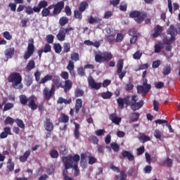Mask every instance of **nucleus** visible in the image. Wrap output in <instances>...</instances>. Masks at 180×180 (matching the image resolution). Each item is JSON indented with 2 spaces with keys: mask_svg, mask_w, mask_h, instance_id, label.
I'll use <instances>...</instances> for the list:
<instances>
[{
  "mask_svg": "<svg viewBox=\"0 0 180 180\" xmlns=\"http://www.w3.org/2000/svg\"><path fill=\"white\" fill-rule=\"evenodd\" d=\"M7 79L8 82L12 84V86L15 89H23V84H22V78L20 73L13 72L8 75Z\"/></svg>",
  "mask_w": 180,
  "mask_h": 180,
  "instance_id": "f257e3e1",
  "label": "nucleus"
},
{
  "mask_svg": "<svg viewBox=\"0 0 180 180\" xmlns=\"http://www.w3.org/2000/svg\"><path fill=\"white\" fill-rule=\"evenodd\" d=\"M112 58H113V55L111 52L98 51L95 53V61L96 63H99V64L109 63Z\"/></svg>",
  "mask_w": 180,
  "mask_h": 180,
  "instance_id": "f03ea898",
  "label": "nucleus"
},
{
  "mask_svg": "<svg viewBox=\"0 0 180 180\" xmlns=\"http://www.w3.org/2000/svg\"><path fill=\"white\" fill-rule=\"evenodd\" d=\"M20 103L23 106H29L32 110H36L37 109V104H36V101H34V96H31L27 98V96L25 94H21L19 96Z\"/></svg>",
  "mask_w": 180,
  "mask_h": 180,
  "instance_id": "7ed1b4c3",
  "label": "nucleus"
},
{
  "mask_svg": "<svg viewBox=\"0 0 180 180\" xmlns=\"http://www.w3.org/2000/svg\"><path fill=\"white\" fill-rule=\"evenodd\" d=\"M129 17L134 19L136 23L140 24L142 22H144V19L147 18V13L144 11L140 12L138 11H134L129 13Z\"/></svg>",
  "mask_w": 180,
  "mask_h": 180,
  "instance_id": "20e7f679",
  "label": "nucleus"
},
{
  "mask_svg": "<svg viewBox=\"0 0 180 180\" xmlns=\"http://www.w3.org/2000/svg\"><path fill=\"white\" fill-rule=\"evenodd\" d=\"M34 50H36V48L34 47V39L31 38L28 41L27 51L24 54V59L29 60V58L34 54Z\"/></svg>",
  "mask_w": 180,
  "mask_h": 180,
  "instance_id": "39448f33",
  "label": "nucleus"
},
{
  "mask_svg": "<svg viewBox=\"0 0 180 180\" xmlns=\"http://www.w3.org/2000/svg\"><path fill=\"white\" fill-rule=\"evenodd\" d=\"M130 96H126L124 98H118L117 99V103L118 105L119 109H124V104L126 108H128V106L131 107V104L133 103V100H131Z\"/></svg>",
  "mask_w": 180,
  "mask_h": 180,
  "instance_id": "423d86ee",
  "label": "nucleus"
},
{
  "mask_svg": "<svg viewBox=\"0 0 180 180\" xmlns=\"http://www.w3.org/2000/svg\"><path fill=\"white\" fill-rule=\"evenodd\" d=\"M131 99H132V103L131 104V109L136 112V110H139V109H141L144 105V101L141 100L139 102V96L136 94L131 96Z\"/></svg>",
  "mask_w": 180,
  "mask_h": 180,
  "instance_id": "0eeeda50",
  "label": "nucleus"
},
{
  "mask_svg": "<svg viewBox=\"0 0 180 180\" xmlns=\"http://www.w3.org/2000/svg\"><path fill=\"white\" fill-rule=\"evenodd\" d=\"M124 65V62L123 59H120L117 63V74L121 79V81L126 77V70L123 71V65Z\"/></svg>",
  "mask_w": 180,
  "mask_h": 180,
  "instance_id": "6e6552de",
  "label": "nucleus"
},
{
  "mask_svg": "<svg viewBox=\"0 0 180 180\" xmlns=\"http://www.w3.org/2000/svg\"><path fill=\"white\" fill-rule=\"evenodd\" d=\"M53 8V15H60L64 9V1H58L56 4L50 5Z\"/></svg>",
  "mask_w": 180,
  "mask_h": 180,
  "instance_id": "1a4fd4ad",
  "label": "nucleus"
},
{
  "mask_svg": "<svg viewBox=\"0 0 180 180\" xmlns=\"http://www.w3.org/2000/svg\"><path fill=\"white\" fill-rule=\"evenodd\" d=\"M151 89V86H144V85H138L137 86V92L138 94H141L142 96H146Z\"/></svg>",
  "mask_w": 180,
  "mask_h": 180,
  "instance_id": "9d476101",
  "label": "nucleus"
},
{
  "mask_svg": "<svg viewBox=\"0 0 180 180\" xmlns=\"http://www.w3.org/2000/svg\"><path fill=\"white\" fill-rule=\"evenodd\" d=\"M89 85L92 88V89H101L102 88V83L95 82V79L92 77L88 78Z\"/></svg>",
  "mask_w": 180,
  "mask_h": 180,
  "instance_id": "9b49d317",
  "label": "nucleus"
},
{
  "mask_svg": "<svg viewBox=\"0 0 180 180\" xmlns=\"http://www.w3.org/2000/svg\"><path fill=\"white\" fill-rule=\"evenodd\" d=\"M44 126L46 131H53L54 130V124L50 118H46L44 122Z\"/></svg>",
  "mask_w": 180,
  "mask_h": 180,
  "instance_id": "f8f14e48",
  "label": "nucleus"
},
{
  "mask_svg": "<svg viewBox=\"0 0 180 180\" xmlns=\"http://www.w3.org/2000/svg\"><path fill=\"white\" fill-rule=\"evenodd\" d=\"M167 34H169L172 37H174L176 39V35L178 34V29L174 26V25H171L167 31Z\"/></svg>",
  "mask_w": 180,
  "mask_h": 180,
  "instance_id": "ddd939ff",
  "label": "nucleus"
},
{
  "mask_svg": "<svg viewBox=\"0 0 180 180\" xmlns=\"http://www.w3.org/2000/svg\"><path fill=\"white\" fill-rule=\"evenodd\" d=\"M49 6V2L46 0L40 1L37 6H36V9L37 10L38 13L41 11Z\"/></svg>",
  "mask_w": 180,
  "mask_h": 180,
  "instance_id": "4468645a",
  "label": "nucleus"
},
{
  "mask_svg": "<svg viewBox=\"0 0 180 180\" xmlns=\"http://www.w3.org/2000/svg\"><path fill=\"white\" fill-rule=\"evenodd\" d=\"M153 34H152V37H158V36H161L162 33V27L160 25H156L153 29Z\"/></svg>",
  "mask_w": 180,
  "mask_h": 180,
  "instance_id": "2eb2a0df",
  "label": "nucleus"
},
{
  "mask_svg": "<svg viewBox=\"0 0 180 180\" xmlns=\"http://www.w3.org/2000/svg\"><path fill=\"white\" fill-rule=\"evenodd\" d=\"M8 136H12L11 127H6L4 128V131L0 134V139H6Z\"/></svg>",
  "mask_w": 180,
  "mask_h": 180,
  "instance_id": "dca6fc26",
  "label": "nucleus"
},
{
  "mask_svg": "<svg viewBox=\"0 0 180 180\" xmlns=\"http://www.w3.org/2000/svg\"><path fill=\"white\" fill-rule=\"evenodd\" d=\"M51 9H53V6H48V8H43L41 12V15L42 16V18H47V16H51V12L50 11H51Z\"/></svg>",
  "mask_w": 180,
  "mask_h": 180,
  "instance_id": "f3484780",
  "label": "nucleus"
},
{
  "mask_svg": "<svg viewBox=\"0 0 180 180\" xmlns=\"http://www.w3.org/2000/svg\"><path fill=\"white\" fill-rule=\"evenodd\" d=\"M43 94L46 101H50L51 99V96H53V93L50 91L48 87H45L43 90Z\"/></svg>",
  "mask_w": 180,
  "mask_h": 180,
  "instance_id": "a211bd4d",
  "label": "nucleus"
},
{
  "mask_svg": "<svg viewBox=\"0 0 180 180\" xmlns=\"http://www.w3.org/2000/svg\"><path fill=\"white\" fill-rule=\"evenodd\" d=\"M109 119L112 122V123H115V124H120V122H122V118L118 117L115 113L110 114Z\"/></svg>",
  "mask_w": 180,
  "mask_h": 180,
  "instance_id": "6ab92c4d",
  "label": "nucleus"
},
{
  "mask_svg": "<svg viewBox=\"0 0 180 180\" xmlns=\"http://www.w3.org/2000/svg\"><path fill=\"white\" fill-rule=\"evenodd\" d=\"M122 155L123 158H127L129 161H134V155L127 150H122Z\"/></svg>",
  "mask_w": 180,
  "mask_h": 180,
  "instance_id": "aec40b11",
  "label": "nucleus"
},
{
  "mask_svg": "<svg viewBox=\"0 0 180 180\" xmlns=\"http://www.w3.org/2000/svg\"><path fill=\"white\" fill-rule=\"evenodd\" d=\"M25 13H27V15H33V13H39V12L37 11V8H36V6H34L33 8H32L31 6H25Z\"/></svg>",
  "mask_w": 180,
  "mask_h": 180,
  "instance_id": "412c9836",
  "label": "nucleus"
},
{
  "mask_svg": "<svg viewBox=\"0 0 180 180\" xmlns=\"http://www.w3.org/2000/svg\"><path fill=\"white\" fill-rule=\"evenodd\" d=\"M82 108V99L81 98L76 99V103L75 105V113L77 114L79 113V110H81Z\"/></svg>",
  "mask_w": 180,
  "mask_h": 180,
  "instance_id": "4be33fe9",
  "label": "nucleus"
},
{
  "mask_svg": "<svg viewBox=\"0 0 180 180\" xmlns=\"http://www.w3.org/2000/svg\"><path fill=\"white\" fill-rule=\"evenodd\" d=\"M70 168H74V161H72V159L65 158V169H70Z\"/></svg>",
  "mask_w": 180,
  "mask_h": 180,
  "instance_id": "5701e85b",
  "label": "nucleus"
},
{
  "mask_svg": "<svg viewBox=\"0 0 180 180\" xmlns=\"http://www.w3.org/2000/svg\"><path fill=\"white\" fill-rule=\"evenodd\" d=\"M62 88H63L64 92H68L72 88V82L70 79L65 80V85Z\"/></svg>",
  "mask_w": 180,
  "mask_h": 180,
  "instance_id": "b1692460",
  "label": "nucleus"
},
{
  "mask_svg": "<svg viewBox=\"0 0 180 180\" xmlns=\"http://www.w3.org/2000/svg\"><path fill=\"white\" fill-rule=\"evenodd\" d=\"M74 68H75V65H74V61L69 60L68 65L67 66V69L68 70L70 75H75L74 72Z\"/></svg>",
  "mask_w": 180,
  "mask_h": 180,
  "instance_id": "393cba45",
  "label": "nucleus"
},
{
  "mask_svg": "<svg viewBox=\"0 0 180 180\" xmlns=\"http://www.w3.org/2000/svg\"><path fill=\"white\" fill-rule=\"evenodd\" d=\"M30 157V150H26L24 154L20 156V162H26L27 161V158Z\"/></svg>",
  "mask_w": 180,
  "mask_h": 180,
  "instance_id": "a878e982",
  "label": "nucleus"
},
{
  "mask_svg": "<svg viewBox=\"0 0 180 180\" xmlns=\"http://www.w3.org/2000/svg\"><path fill=\"white\" fill-rule=\"evenodd\" d=\"M56 37L59 41H64L65 40V32H64V30H60Z\"/></svg>",
  "mask_w": 180,
  "mask_h": 180,
  "instance_id": "bb28decb",
  "label": "nucleus"
},
{
  "mask_svg": "<svg viewBox=\"0 0 180 180\" xmlns=\"http://www.w3.org/2000/svg\"><path fill=\"white\" fill-rule=\"evenodd\" d=\"M127 179V174H126V171L122 170L120 172V175L115 176V180H126Z\"/></svg>",
  "mask_w": 180,
  "mask_h": 180,
  "instance_id": "cd10ccee",
  "label": "nucleus"
},
{
  "mask_svg": "<svg viewBox=\"0 0 180 180\" xmlns=\"http://www.w3.org/2000/svg\"><path fill=\"white\" fill-rule=\"evenodd\" d=\"M89 7V4H88V3L86 1H82L80 3V5L79 6V11L80 12H85V11H86V9H88V8Z\"/></svg>",
  "mask_w": 180,
  "mask_h": 180,
  "instance_id": "c85d7f7f",
  "label": "nucleus"
},
{
  "mask_svg": "<svg viewBox=\"0 0 180 180\" xmlns=\"http://www.w3.org/2000/svg\"><path fill=\"white\" fill-rule=\"evenodd\" d=\"M175 40H176V38H175V37H171L170 38L165 37L163 39V43L166 45H171L172 44V43H174V41H175Z\"/></svg>",
  "mask_w": 180,
  "mask_h": 180,
  "instance_id": "c756f323",
  "label": "nucleus"
},
{
  "mask_svg": "<svg viewBox=\"0 0 180 180\" xmlns=\"http://www.w3.org/2000/svg\"><path fill=\"white\" fill-rule=\"evenodd\" d=\"M163 165H165V167H167V168H172V165H174V160H172V159L169 158H167L163 161Z\"/></svg>",
  "mask_w": 180,
  "mask_h": 180,
  "instance_id": "7c9ffc66",
  "label": "nucleus"
},
{
  "mask_svg": "<svg viewBox=\"0 0 180 180\" xmlns=\"http://www.w3.org/2000/svg\"><path fill=\"white\" fill-rule=\"evenodd\" d=\"M34 68H36V63L34 60H30L26 66V70L27 71H32Z\"/></svg>",
  "mask_w": 180,
  "mask_h": 180,
  "instance_id": "2f4dec72",
  "label": "nucleus"
},
{
  "mask_svg": "<svg viewBox=\"0 0 180 180\" xmlns=\"http://www.w3.org/2000/svg\"><path fill=\"white\" fill-rule=\"evenodd\" d=\"M88 22L90 25H94V23H101V22H102V19L90 16L88 18Z\"/></svg>",
  "mask_w": 180,
  "mask_h": 180,
  "instance_id": "473e14b6",
  "label": "nucleus"
},
{
  "mask_svg": "<svg viewBox=\"0 0 180 180\" xmlns=\"http://www.w3.org/2000/svg\"><path fill=\"white\" fill-rule=\"evenodd\" d=\"M59 122H60V123H68V122H70V117L64 113H62L59 117Z\"/></svg>",
  "mask_w": 180,
  "mask_h": 180,
  "instance_id": "72a5a7b5",
  "label": "nucleus"
},
{
  "mask_svg": "<svg viewBox=\"0 0 180 180\" xmlns=\"http://www.w3.org/2000/svg\"><path fill=\"white\" fill-rule=\"evenodd\" d=\"M5 54L7 58H12V56L15 54V48L6 49Z\"/></svg>",
  "mask_w": 180,
  "mask_h": 180,
  "instance_id": "f704fd0d",
  "label": "nucleus"
},
{
  "mask_svg": "<svg viewBox=\"0 0 180 180\" xmlns=\"http://www.w3.org/2000/svg\"><path fill=\"white\" fill-rule=\"evenodd\" d=\"M75 131H74V134L76 140L79 139V125L78 123L75 122Z\"/></svg>",
  "mask_w": 180,
  "mask_h": 180,
  "instance_id": "c9c22d12",
  "label": "nucleus"
},
{
  "mask_svg": "<svg viewBox=\"0 0 180 180\" xmlns=\"http://www.w3.org/2000/svg\"><path fill=\"white\" fill-rule=\"evenodd\" d=\"M70 61H73V63H77V61H79V53L77 52L71 53Z\"/></svg>",
  "mask_w": 180,
  "mask_h": 180,
  "instance_id": "e433bc0d",
  "label": "nucleus"
},
{
  "mask_svg": "<svg viewBox=\"0 0 180 180\" xmlns=\"http://www.w3.org/2000/svg\"><path fill=\"white\" fill-rule=\"evenodd\" d=\"M48 81H53V75H46L39 81V84H46Z\"/></svg>",
  "mask_w": 180,
  "mask_h": 180,
  "instance_id": "4c0bfd02",
  "label": "nucleus"
},
{
  "mask_svg": "<svg viewBox=\"0 0 180 180\" xmlns=\"http://www.w3.org/2000/svg\"><path fill=\"white\" fill-rule=\"evenodd\" d=\"M72 102V99L69 98L68 100H65V98L63 97H59L57 103H65V105H70Z\"/></svg>",
  "mask_w": 180,
  "mask_h": 180,
  "instance_id": "58836bf2",
  "label": "nucleus"
},
{
  "mask_svg": "<svg viewBox=\"0 0 180 180\" xmlns=\"http://www.w3.org/2000/svg\"><path fill=\"white\" fill-rule=\"evenodd\" d=\"M54 85H56V88H60L61 87L62 83L61 80L60 79V76H55L53 79Z\"/></svg>",
  "mask_w": 180,
  "mask_h": 180,
  "instance_id": "ea45409f",
  "label": "nucleus"
},
{
  "mask_svg": "<svg viewBox=\"0 0 180 180\" xmlns=\"http://www.w3.org/2000/svg\"><path fill=\"white\" fill-rule=\"evenodd\" d=\"M140 117V113L139 112H132L130 115L129 119L131 122H137Z\"/></svg>",
  "mask_w": 180,
  "mask_h": 180,
  "instance_id": "a19ab883",
  "label": "nucleus"
},
{
  "mask_svg": "<svg viewBox=\"0 0 180 180\" xmlns=\"http://www.w3.org/2000/svg\"><path fill=\"white\" fill-rule=\"evenodd\" d=\"M82 11L79 10H75L74 11V18L75 19H78V20H82Z\"/></svg>",
  "mask_w": 180,
  "mask_h": 180,
  "instance_id": "79ce46f5",
  "label": "nucleus"
},
{
  "mask_svg": "<svg viewBox=\"0 0 180 180\" xmlns=\"http://www.w3.org/2000/svg\"><path fill=\"white\" fill-rule=\"evenodd\" d=\"M75 98H80L81 96H84V90L79 88H76L75 90Z\"/></svg>",
  "mask_w": 180,
  "mask_h": 180,
  "instance_id": "37998d69",
  "label": "nucleus"
},
{
  "mask_svg": "<svg viewBox=\"0 0 180 180\" xmlns=\"http://www.w3.org/2000/svg\"><path fill=\"white\" fill-rule=\"evenodd\" d=\"M53 49H54L55 53H56V54H60V53H61V51L63 50V47L61 46V45L60 44H54Z\"/></svg>",
  "mask_w": 180,
  "mask_h": 180,
  "instance_id": "c03bdc74",
  "label": "nucleus"
},
{
  "mask_svg": "<svg viewBox=\"0 0 180 180\" xmlns=\"http://www.w3.org/2000/svg\"><path fill=\"white\" fill-rule=\"evenodd\" d=\"M110 147L115 151V153H119V150L120 149V146L116 143L112 142L110 143Z\"/></svg>",
  "mask_w": 180,
  "mask_h": 180,
  "instance_id": "a18cd8bd",
  "label": "nucleus"
},
{
  "mask_svg": "<svg viewBox=\"0 0 180 180\" xmlns=\"http://www.w3.org/2000/svg\"><path fill=\"white\" fill-rule=\"evenodd\" d=\"M69 22V20H68V18L67 17H61L60 19H59V23L60 25V26H65V25H67V23H68Z\"/></svg>",
  "mask_w": 180,
  "mask_h": 180,
  "instance_id": "49530a36",
  "label": "nucleus"
},
{
  "mask_svg": "<svg viewBox=\"0 0 180 180\" xmlns=\"http://www.w3.org/2000/svg\"><path fill=\"white\" fill-rule=\"evenodd\" d=\"M113 94L110 91H106L101 94V97L103 99H110L112 96Z\"/></svg>",
  "mask_w": 180,
  "mask_h": 180,
  "instance_id": "de8ad7c7",
  "label": "nucleus"
},
{
  "mask_svg": "<svg viewBox=\"0 0 180 180\" xmlns=\"http://www.w3.org/2000/svg\"><path fill=\"white\" fill-rule=\"evenodd\" d=\"M171 65L165 66L162 71L163 75H169L171 74Z\"/></svg>",
  "mask_w": 180,
  "mask_h": 180,
  "instance_id": "09e8293b",
  "label": "nucleus"
},
{
  "mask_svg": "<svg viewBox=\"0 0 180 180\" xmlns=\"http://www.w3.org/2000/svg\"><path fill=\"white\" fill-rule=\"evenodd\" d=\"M139 140H141L142 143H146V141H150L151 140V138H150V136H148L147 135H144L143 134H142L139 136Z\"/></svg>",
  "mask_w": 180,
  "mask_h": 180,
  "instance_id": "8fccbe9b",
  "label": "nucleus"
},
{
  "mask_svg": "<svg viewBox=\"0 0 180 180\" xmlns=\"http://www.w3.org/2000/svg\"><path fill=\"white\" fill-rule=\"evenodd\" d=\"M162 43L158 42L155 45V53H161V50H162Z\"/></svg>",
  "mask_w": 180,
  "mask_h": 180,
  "instance_id": "3c124183",
  "label": "nucleus"
},
{
  "mask_svg": "<svg viewBox=\"0 0 180 180\" xmlns=\"http://www.w3.org/2000/svg\"><path fill=\"white\" fill-rule=\"evenodd\" d=\"M153 136H155V139L160 140L161 137H162V132L160 129H155L153 132Z\"/></svg>",
  "mask_w": 180,
  "mask_h": 180,
  "instance_id": "603ef678",
  "label": "nucleus"
},
{
  "mask_svg": "<svg viewBox=\"0 0 180 180\" xmlns=\"http://www.w3.org/2000/svg\"><path fill=\"white\" fill-rule=\"evenodd\" d=\"M46 40L49 44H53L54 43V36L53 34H49L46 36Z\"/></svg>",
  "mask_w": 180,
  "mask_h": 180,
  "instance_id": "864d4df0",
  "label": "nucleus"
},
{
  "mask_svg": "<svg viewBox=\"0 0 180 180\" xmlns=\"http://www.w3.org/2000/svg\"><path fill=\"white\" fill-rule=\"evenodd\" d=\"M141 56H143V52L141 51H138L133 55V58L134 60H140Z\"/></svg>",
  "mask_w": 180,
  "mask_h": 180,
  "instance_id": "5fc2aeb1",
  "label": "nucleus"
},
{
  "mask_svg": "<svg viewBox=\"0 0 180 180\" xmlns=\"http://www.w3.org/2000/svg\"><path fill=\"white\" fill-rule=\"evenodd\" d=\"M71 50V44L70 43L63 44V51L64 53H68Z\"/></svg>",
  "mask_w": 180,
  "mask_h": 180,
  "instance_id": "6e6d98bb",
  "label": "nucleus"
},
{
  "mask_svg": "<svg viewBox=\"0 0 180 180\" xmlns=\"http://www.w3.org/2000/svg\"><path fill=\"white\" fill-rule=\"evenodd\" d=\"M5 124H13L15 120L11 117H7L4 120Z\"/></svg>",
  "mask_w": 180,
  "mask_h": 180,
  "instance_id": "4d7b16f0",
  "label": "nucleus"
},
{
  "mask_svg": "<svg viewBox=\"0 0 180 180\" xmlns=\"http://www.w3.org/2000/svg\"><path fill=\"white\" fill-rule=\"evenodd\" d=\"M79 155H75L72 158H70L73 162V165H78V162L79 161Z\"/></svg>",
  "mask_w": 180,
  "mask_h": 180,
  "instance_id": "13d9d810",
  "label": "nucleus"
},
{
  "mask_svg": "<svg viewBox=\"0 0 180 180\" xmlns=\"http://www.w3.org/2000/svg\"><path fill=\"white\" fill-rule=\"evenodd\" d=\"M115 36H116V34H113V33L108 34L106 36L108 43H112V41H115Z\"/></svg>",
  "mask_w": 180,
  "mask_h": 180,
  "instance_id": "bf43d9fd",
  "label": "nucleus"
},
{
  "mask_svg": "<svg viewBox=\"0 0 180 180\" xmlns=\"http://www.w3.org/2000/svg\"><path fill=\"white\" fill-rule=\"evenodd\" d=\"M89 141H91V143H93V144H98V143H99V139L95 136H91L89 137Z\"/></svg>",
  "mask_w": 180,
  "mask_h": 180,
  "instance_id": "052dcab7",
  "label": "nucleus"
},
{
  "mask_svg": "<svg viewBox=\"0 0 180 180\" xmlns=\"http://www.w3.org/2000/svg\"><path fill=\"white\" fill-rule=\"evenodd\" d=\"M15 123H17V125L20 129H25V123H23V121L22 120L16 119Z\"/></svg>",
  "mask_w": 180,
  "mask_h": 180,
  "instance_id": "680f3d73",
  "label": "nucleus"
},
{
  "mask_svg": "<svg viewBox=\"0 0 180 180\" xmlns=\"http://www.w3.org/2000/svg\"><path fill=\"white\" fill-rule=\"evenodd\" d=\"M13 103H6L4 107V111L6 112V110H9L11 109H12V108H13Z\"/></svg>",
  "mask_w": 180,
  "mask_h": 180,
  "instance_id": "e2e57ef3",
  "label": "nucleus"
},
{
  "mask_svg": "<svg viewBox=\"0 0 180 180\" xmlns=\"http://www.w3.org/2000/svg\"><path fill=\"white\" fill-rule=\"evenodd\" d=\"M145 151H146V149L144 148V146H142L141 147L139 148L136 150V154L137 155H143Z\"/></svg>",
  "mask_w": 180,
  "mask_h": 180,
  "instance_id": "0e129e2a",
  "label": "nucleus"
},
{
  "mask_svg": "<svg viewBox=\"0 0 180 180\" xmlns=\"http://www.w3.org/2000/svg\"><path fill=\"white\" fill-rule=\"evenodd\" d=\"M50 155L51 158H58V151L56 150H52L50 152Z\"/></svg>",
  "mask_w": 180,
  "mask_h": 180,
  "instance_id": "69168bd1",
  "label": "nucleus"
},
{
  "mask_svg": "<svg viewBox=\"0 0 180 180\" xmlns=\"http://www.w3.org/2000/svg\"><path fill=\"white\" fill-rule=\"evenodd\" d=\"M44 53H50L51 51V45L46 44L43 49Z\"/></svg>",
  "mask_w": 180,
  "mask_h": 180,
  "instance_id": "338daca9",
  "label": "nucleus"
},
{
  "mask_svg": "<svg viewBox=\"0 0 180 180\" xmlns=\"http://www.w3.org/2000/svg\"><path fill=\"white\" fill-rule=\"evenodd\" d=\"M61 78L63 79H65V81L68 80V78L70 77V75L68 74V72L63 71L60 74Z\"/></svg>",
  "mask_w": 180,
  "mask_h": 180,
  "instance_id": "774afa93",
  "label": "nucleus"
}]
</instances>
